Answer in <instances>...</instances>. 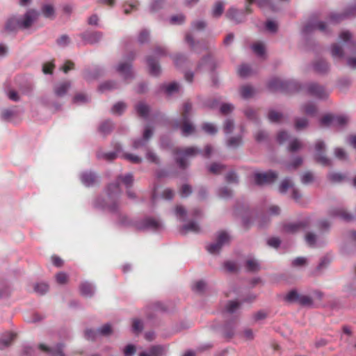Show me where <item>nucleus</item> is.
Segmentation results:
<instances>
[{
    "mask_svg": "<svg viewBox=\"0 0 356 356\" xmlns=\"http://www.w3.org/2000/svg\"><path fill=\"white\" fill-rule=\"evenodd\" d=\"M117 70L123 75L125 79H128L131 76V64L129 62L120 63L118 66Z\"/></svg>",
    "mask_w": 356,
    "mask_h": 356,
    "instance_id": "21",
    "label": "nucleus"
},
{
    "mask_svg": "<svg viewBox=\"0 0 356 356\" xmlns=\"http://www.w3.org/2000/svg\"><path fill=\"white\" fill-rule=\"evenodd\" d=\"M205 65L207 70L213 71L215 68L213 65V60L211 56H209L204 58L201 63L198 65V68H200L202 65Z\"/></svg>",
    "mask_w": 356,
    "mask_h": 356,
    "instance_id": "32",
    "label": "nucleus"
},
{
    "mask_svg": "<svg viewBox=\"0 0 356 356\" xmlns=\"http://www.w3.org/2000/svg\"><path fill=\"white\" fill-rule=\"evenodd\" d=\"M245 266L248 271L256 272L259 270V264L254 259L247 260Z\"/></svg>",
    "mask_w": 356,
    "mask_h": 356,
    "instance_id": "36",
    "label": "nucleus"
},
{
    "mask_svg": "<svg viewBox=\"0 0 356 356\" xmlns=\"http://www.w3.org/2000/svg\"><path fill=\"white\" fill-rule=\"evenodd\" d=\"M314 70L319 73L326 72L329 70L327 63L322 59L316 60L314 64Z\"/></svg>",
    "mask_w": 356,
    "mask_h": 356,
    "instance_id": "23",
    "label": "nucleus"
},
{
    "mask_svg": "<svg viewBox=\"0 0 356 356\" xmlns=\"http://www.w3.org/2000/svg\"><path fill=\"white\" fill-rule=\"evenodd\" d=\"M289 83L279 79H274L269 82L268 87L272 90L285 91L288 88Z\"/></svg>",
    "mask_w": 356,
    "mask_h": 356,
    "instance_id": "16",
    "label": "nucleus"
},
{
    "mask_svg": "<svg viewBox=\"0 0 356 356\" xmlns=\"http://www.w3.org/2000/svg\"><path fill=\"white\" fill-rule=\"evenodd\" d=\"M120 180L122 181L127 188H130L133 184V175L127 174L124 177H119L116 183L108 186L106 200L103 207L113 213L118 211L119 209V198L121 194L119 187Z\"/></svg>",
    "mask_w": 356,
    "mask_h": 356,
    "instance_id": "1",
    "label": "nucleus"
},
{
    "mask_svg": "<svg viewBox=\"0 0 356 356\" xmlns=\"http://www.w3.org/2000/svg\"><path fill=\"white\" fill-rule=\"evenodd\" d=\"M301 147H302L301 142L299 140L296 138L290 143L289 146V149L291 152H295V151L299 149Z\"/></svg>",
    "mask_w": 356,
    "mask_h": 356,
    "instance_id": "56",
    "label": "nucleus"
},
{
    "mask_svg": "<svg viewBox=\"0 0 356 356\" xmlns=\"http://www.w3.org/2000/svg\"><path fill=\"white\" fill-rule=\"evenodd\" d=\"M14 333H7L0 339V349H3L10 345L15 337Z\"/></svg>",
    "mask_w": 356,
    "mask_h": 356,
    "instance_id": "22",
    "label": "nucleus"
},
{
    "mask_svg": "<svg viewBox=\"0 0 356 356\" xmlns=\"http://www.w3.org/2000/svg\"><path fill=\"white\" fill-rule=\"evenodd\" d=\"M205 287H206V284L204 282L198 281L194 284V286L193 287V290L197 293H202L204 291Z\"/></svg>",
    "mask_w": 356,
    "mask_h": 356,
    "instance_id": "64",
    "label": "nucleus"
},
{
    "mask_svg": "<svg viewBox=\"0 0 356 356\" xmlns=\"http://www.w3.org/2000/svg\"><path fill=\"white\" fill-rule=\"evenodd\" d=\"M234 127V122L232 120H226L223 126L224 132L227 134H230L233 131Z\"/></svg>",
    "mask_w": 356,
    "mask_h": 356,
    "instance_id": "51",
    "label": "nucleus"
},
{
    "mask_svg": "<svg viewBox=\"0 0 356 356\" xmlns=\"http://www.w3.org/2000/svg\"><path fill=\"white\" fill-rule=\"evenodd\" d=\"M39 13L33 9H29L24 14L22 19L11 17L8 19L5 24V31L11 33L17 31L18 29H27L30 28L33 23L38 19Z\"/></svg>",
    "mask_w": 356,
    "mask_h": 356,
    "instance_id": "2",
    "label": "nucleus"
},
{
    "mask_svg": "<svg viewBox=\"0 0 356 356\" xmlns=\"http://www.w3.org/2000/svg\"><path fill=\"white\" fill-rule=\"evenodd\" d=\"M252 49L258 56H263L265 53L264 45L261 42L255 43L252 45Z\"/></svg>",
    "mask_w": 356,
    "mask_h": 356,
    "instance_id": "45",
    "label": "nucleus"
},
{
    "mask_svg": "<svg viewBox=\"0 0 356 356\" xmlns=\"http://www.w3.org/2000/svg\"><path fill=\"white\" fill-rule=\"evenodd\" d=\"M268 120L272 122H277L282 118V115L275 111H270L268 115Z\"/></svg>",
    "mask_w": 356,
    "mask_h": 356,
    "instance_id": "41",
    "label": "nucleus"
},
{
    "mask_svg": "<svg viewBox=\"0 0 356 356\" xmlns=\"http://www.w3.org/2000/svg\"><path fill=\"white\" fill-rule=\"evenodd\" d=\"M307 124L308 121L306 118H297L295 122V127L297 130L305 128Z\"/></svg>",
    "mask_w": 356,
    "mask_h": 356,
    "instance_id": "47",
    "label": "nucleus"
},
{
    "mask_svg": "<svg viewBox=\"0 0 356 356\" xmlns=\"http://www.w3.org/2000/svg\"><path fill=\"white\" fill-rule=\"evenodd\" d=\"M224 168H225L224 165L219 164V163H214L211 165V166L209 168V171L213 174H219L224 169Z\"/></svg>",
    "mask_w": 356,
    "mask_h": 356,
    "instance_id": "58",
    "label": "nucleus"
},
{
    "mask_svg": "<svg viewBox=\"0 0 356 356\" xmlns=\"http://www.w3.org/2000/svg\"><path fill=\"white\" fill-rule=\"evenodd\" d=\"M224 11V5L222 2H216L213 7L211 15L213 17L218 18L222 15Z\"/></svg>",
    "mask_w": 356,
    "mask_h": 356,
    "instance_id": "25",
    "label": "nucleus"
},
{
    "mask_svg": "<svg viewBox=\"0 0 356 356\" xmlns=\"http://www.w3.org/2000/svg\"><path fill=\"white\" fill-rule=\"evenodd\" d=\"M242 143V140L240 136L232 137L227 141V145L229 147L236 148Z\"/></svg>",
    "mask_w": 356,
    "mask_h": 356,
    "instance_id": "33",
    "label": "nucleus"
},
{
    "mask_svg": "<svg viewBox=\"0 0 356 356\" xmlns=\"http://www.w3.org/2000/svg\"><path fill=\"white\" fill-rule=\"evenodd\" d=\"M165 349L162 346H153L149 348L151 356H161L164 354Z\"/></svg>",
    "mask_w": 356,
    "mask_h": 356,
    "instance_id": "34",
    "label": "nucleus"
},
{
    "mask_svg": "<svg viewBox=\"0 0 356 356\" xmlns=\"http://www.w3.org/2000/svg\"><path fill=\"white\" fill-rule=\"evenodd\" d=\"M326 24L323 22H318L314 24H307L304 28V31L305 33H309L314 29H318L321 31H324L325 30Z\"/></svg>",
    "mask_w": 356,
    "mask_h": 356,
    "instance_id": "24",
    "label": "nucleus"
},
{
    "mask_svg": "<svg viewBox=\"0 0 356 356\" xmlns=\"http://www.w3.org/2000/svg\"><path fill=\"white\" fill-rule=\"evenodd\" d=\"M126 106L122 102L116 103L112 108V113L115 114H121L125 109Z\"/></svg>",
    "mask_w": 356,
    "mask_h": 356,
    "instance_id": "48",
    "label": "nucleus"
},
{
    "mask_svg": "<svg viewBox=\"0 0 356 356\" xmlns=\"http://www.w3.org/2000/svg\"><path fill=\"white\" fill-rule=\"evenodd\" d=\"M298 302L302 306H310L312 305L313 300L308 296L300 295Z\"/></svg>",
    "mask_w": 356,
    "mask_h": 356,
    "instance_id": "42",
    "label": "nucleus"
},
{
    "mask_svg": "<svg viewBox=\"0 0 356 356\" xmlns=\"http://www.w3.org/2000/svg\"><path fill=\"white\" fill-rule=\"evenodd\" d=\"M192 109V105L190 102H186L184 104L183 110L181 111V122L177 127L181 130L182 134L187 136L195 130L194 126L189 121V115Z\"/></svg>",
    "mask_w": 356,
    "mask_h": 356,
    "instance_id": "3",
    "label": "nucleus"
},
{
    "mask_svg": "<svg viewBox=\"0 0 356 356\" xmlns=\"http://www.w3.org/2000/svg\"><path fill=\"white\" fill-rule=\"evenodd\" d=\"M179 85L177 83L173 82L165 86V91L168 95H171L172 92L177 91Z\"/></svg>",
    "mask_w": 356,
    "mask_h": 356,
    "instance_id": "53",
    "label": "nucleus"
},
{
    "mask_svg": "<svg viewBox=\"0 0 356 356\" xmlns=\"http://www.w3.org/2000/svg\"><path fill=\"white\" fill-rule=\"evenodd\" d=\"M251 69L249 65L243 64L238 69V74L240 76L245 77L250 74Z\"/></svg>",
    "mask_w": 356,
    "mask_h": 356,
    "instance_id": "43",
    "label": "nucleus"
},
{
    "mask_svg": "<svg viewBox=\"0 0 356 356\" xmlns=\"http://www.w3.org/2000/svg\"><path fill=\"white\" fill-rule=\"evenodd\" d=\"M305 241L309 246H314L316 241V236L313 233H307L305 236Z\"/></svg>",
    "mask_w": 356,
    "mask_h": 356,
    "instance_id": "61",
    "label": "nucleus"
},
{
    "mask_svg": "<svg viewBox=\"0 0 356 356\" xmlns=\"http://www.w3.org/2000/svg\"><path fill=\"white\" fill-rule=\"evenodd\" d=\"M329 179L334 183L341 182L345 179V176L341 173L332 172L328 175Z\"/></svg>",
    "mask_w": 356,
    "mask_h": 356,
    "instance_id": "44",
    "label": "nucleus"
},
{
    "mask_svg": "<svg viewBox=\"0 0 356 356\" xmlns=\"http://www.w3.org/2000/svg\"><path fill=\"white\" fill-rule=\"evenodd\" d=\"M300 294L295 290H292L287 293L285 297L286 301L289 302H298Z\"/></svg>",
    "mask_w": 356,
    "mask_h": 356,
    "instance_id": "38",
    "label": "nucleus"
},
{
    "mask_svg": "<svg viewBox=\"0 0 356 356\" xmlns=\"http://www.w3.org/2000/svg\"><path fill=\"white\" fill-rule=\"evenodd\" d=\"M63 346L61 343L57 344L55 347L49 348L44 344H40L39 348L44 352L49 353L51 356H65L63 353Z\"/></svg>",
    "mask_w": 356,
    "mask_h": 356,
    "instance_id": "10",
    "label": "nucleus"
},
{
    "mask_svg": "<svg viewBox=\"0 0 356 356\" xmlns=\"http://www.w3.org/2000/svg\"><path fill=\"white\" fill-rule=\"evenodd\" d=\"M82 183L86 186H93L98 181V178L92 172H84L81 175Z\"/></svg>",
    "mask_w": 356,
    "mask_h": 356,
    "instance_id": "11",
    "label": "nucleus"
},
{
    "mask_svg": "<svg viewBox=\"0 0 356 356\" xmlns=\"http://www.w3.org/2000/svg\"><path fill=\"white\" fill-rule=\"evenodd\" d=\"M192 192L191 188L188 184H184L181 186L179 193L182 197H188Z\"/></svg>",
    "mask_w": 356,
    "mask_h": 356,
    "instance_id": "62",
    "label": "nucleus"
},
{
    "mask_svg": "<svg viewBox=\"0 0 356 356\" xmlns=\"http://www.w3.org/2000/svg\"><path fill=\"white\" fill-rule=\"evenodd\" d=\"M143 227L156 231L160 229L162 227V225L158 220L148 218L144 220Z\"/></svg>",
    "mask_w": 356,
    "mask_h": 356,
    "instance_id": "20",
    "label": "nucleus"
},
{
    "mask_svg": "<svg viewBox=\"0 0 356 356\" xmlns=\"http://www.w3.org/2000/svg\"><path fill=\"white\" fill-rule=\"evenodd\" d=\"M238 15H239L238 11L234 8H229L226 13V17L229 19L233 20V21L236 22V23H238L241 22V20L238 19Z\"/></svg>",
    "mask_w": 356,
    "mask_h": 356,
    "instance_id": "31",
    "label": "nucleus"
},
{
    "mask_svg": "<svg viewBox=\"0 0 356 356\" xmlns=\"http://www.w3.org/2000/svg\"><path fill=\"white\" fill-rule=\"evenodd\" d=\"M86 43L95 44L102 38V33L99 31L86 32L80 35Z\"/></svg>",
    "mask_w": 356,
    "mask_h": 356,
    "instance_id": "9",
    "label": "nucleus"
},
{
    "mask_svg": "<svg viewBox=\"0 0 356 356\" xmlns=\"http://www.w3.org/2000/svg\"><path fill=\"white\" fill-rule=\"evenodd\" d=\"M49 289V286L45 283H38L34 286L35 292L40 295L44 294Z\"/></svg>",
    "mask_w": 356,
    "mask_h": 356,
    "instance_id": "37",
    "label": "nucleus"
},
{
    "mask_svg": "<svg viewBox=\"0 0 356 356\" xmlns=\"http://www.w3.org/2000/svg\"><path fill=\"white\" fill-rule=\"evenodd\" d=\"M80 291L83 296H90L93 293V289L90 284L83 282L80 285Z\"/></svg>",
    "mask_w": 356,
    "mask_h": 356,
    "instance_id": "29",
    "label": "nucleus"
},
{
    "mask_svg": "<svg viewBox=\"0 0 356 356\" xmlns=\"http://www.w3.org/2000/svg\"><path fill=\"white\" fill-rule=\"evenodd\" d=\"M307 222H296V223H288L284 225V230L287 233H296L300 229L305 228L307 226Z\"/></svg>",
    "mask_w": 356,
    "mask_h": 356,
    "instance_id": "18",
    "label": "nucleus"
},
{
    "mask_svg": "<svg viewBox=\"0 0 356 356\" xmlns=\"http://www.w3.org/2000/svg\"><path fill=\"white\" fill-rule=\"evenodd\" d=\"M56 280L58 284H64L67 282L68 277L66 273L60 272L56 275Z\"/></svg>",
    "mask_w": 356,
    "mask_h": 356,
    "instance_id": "60",
    "label": "nucleus"
},
{
    "mask_svg": "<svg viewBox=\"0 0 356 356\" xmlns=\"http://www.w3.org/2000/svg\"><path fill=\"white\" fill-rule=\"evenodd\" d=\"M114 149L115 152H98L97 156L99 158H102L108 161H113L117 157L118 153L120 152L122 150L121 146L119 143H115L114 145Z\"/></svg>",
    "mask_w": 356,
    "mask_h": 356,
    "instance_id": "14",
    "label": "nucleus"
},
{
    "mask_svg": "<svg viewBox=\"0 0 356 356\" xmlns=\"http://www.w3.org/2000/svg\"><path fill=\"white\" fill-rule=\"evenodd\" d=\"M203 130L209 134H214L217 132V129L211 123H205L202 125Z\"/></svg>",
    "mask_w": 356,
    "mask_h": 356,
    "instance_id": "52",
    "label": "nucleus"
},
{
    "mask_svg": "<svg viewBox=\"0 0 356 356\" xmlns=\"http://www.w3.org/2000/svg\"><path fill=\"white\" fill-rule=\"evenodd\" d=\"M302 111L309 115H314L316 112V107L312 103H309L302 107Z\"/></svg>",
    "mask_w": 356,
    "mask_h": 356,
    "instance_id": "35",
    "label": "nucleus"
},
{
    "mask_svg": "<svg viewBox=\"0 0 356 356\" xmlns=\"http://www.w3.org/2000/svg\"><path fill=\"white\" fill-rule=\"evenodd\" d=\"M277 173L274 171H268L264 173L257 172L254 174V181L257 185L271 184L277 179Z\"/></svg>",
    "mask_w": 356,
    "mask_h": 356,
    "instance_id": "6",
    "label": "nucleus"
},
{
    "mask_svg": "<svg viewBox=\"0 0 356 356\" xmlns=\"http://www.w3.org/2000/svg\"><path fill=\"white\" fill-rule=\"evenodd\" d=\"M136 109L138 115L143 118L147 116L149 111V106L143 102L138 104L136 106Z\"/></svg>",
    "mask_w": 356,
    "mask_h": 356,
    "instance_id": "28",
    "label": "nucleus"
},
{
    "mask_svg": "<svg viewBox=\"0 0 356 356\" xmlns=\"http://www.w3.org/2000/svg\"><path fill=\"white\" fill-rule=\"evenodd\" d=\"M42 12L44 17H51L54 14V9L52 6L47 4L42 8Z\"/></svg>",
    "mask_w": 356,
    "mask_h": 356,
    "instance_id": "46",
    "label": "nucleus"
},
{
    "mask_svg": "<svg viewBox=\"0 0 356 356\" xmlns=\"http://www.w3.org/2000/svg\"><path fill=\"white\" fill-rule=\"evenodd\" d=\"M307 90L309 95L320 99L325 98L327 96V92L325 88L315 83H309L307 86Z\"/></svg>",
    "mask_w": 356,
    "mask_h": 356,
    "instance_id": "8",
    "label": "nucleus"
},
{
    "mask_svg": "<svg viewBox=\"0 0 356 356\" xmlns=\"http://www.w3.org/2000/svg\"><path fill=\"white\" fill-rule=\"evenodd\" d=\"M200 230V226L195 222H190L188 224H186L181 227L180 229V233L181 234H186L189 232L198 233Z\"/></svg>",
    "mask_w": 356,
    "mask_h": 356,
    "instance_id": "19",
    "label": "nucleus"
},
{
    "mask_svg": "<svg viewBox=\"0 0 356 356\" xmlns=\"http://www.w3.org/2000/svg\"><path fill=\"white\" fill-rule=\"evenodd\" d=\"M331 54L333 58H342L343 56L342 47L338 44H333L331 47Z\"/></svg>",
    "mask_w": 356,
    "mask_h": 356,
    "instance_id": "30",
    "label": "nucleus"
},
{
    "mask_svg": "<svg viewBox=\"0 0 356 356\" xmlns=\"http://www.w3.org/2000/svg\"><path fill=\"white\" fill-rule=\"evenodd\" d=\"M334 155L338 159L341 161H345L348 158L347 154L345 152V150L340 147H337L335 149Z\"/></svg>",
    "mask_w": 356,
    "mask_h": 356,
    "instance_id": "49",
    "label": "nucleus"
},
{
    "mask_svg": "<svg viewBox=\"0 0 356 356\" xmlns=\"http://www.w3.org/2000/svg\"><path fill=\"white\" fill-rule=\"evenodd\" d=\"M239 305L240 303L237 301H229L226 306V310L229 313H233L239 307Z\"/></svg>",
    "mask_w": 356,
    "mask_h": 356,
    "instance_id": "57",
    "label": "nucleus"
},
{
    "mask_svg": "<svg viewBox=\"0 0 356 356\" xmlns=\"http://www.w3.org/2000/svg\"><path fill=\"white\" fill-rule=\"evenodd\" d=\"M348 119L343 115L334 116V124L343 126L347 124Z\"/></svg>",
    "mask_w": 356,
    "mask_h": 356,
    "instance_id": "50",
    "label": "nucleus"
},
{
    "mask_svg": "<svg viewBox=\"0 0 356 356\" xmlns=\"http://www.w3.org/2000/svg\"><path fill=\"white\" fill-rule=\"evenodd\" d=\"M302 163V159L300 157H297L294 159V161L288 164L286 168L288 170H291V169H296L298 167H299Z\"/></svg>",
    "mask_w": 356,
    "mask_h": 356,
    "instance_id": "59",
    "label": "nucleus"
},
{
    "mask_svg": "<svg viewBox=\"0 0 356 356\" xmlns=\"http://www.w3.org/2000/svg\"><path fill=\"white\" fill-rule=\"evenodd\" d=\"M254 92V88L250 86H243L241 88V95L244 99L251 97Z\"/></svg>",
    "mask_w": 356,
    "mask_h": 356,
    "instance_id": "27",
    "label": "nucleus"
},
{
    "mask_svg": "<svg viewBox=\"0 0 356 356\" xmlns=\"http://www.w3.org/2000/svg\"><path fill=\"white\" fill-rule=\"evenodd\" d=\"M200 153V151L193 147L186 148H177L175 149V154L177 156L176 158L177 163L181 168H185L188 164L186 163V158L189 156H194Z\"/></svg>",
    "mask_w": 356,
    "mask_h": 356,
    "instance_id": "4",
    "label": "nucleus"
},
{
    "mask_svg": "<svg viewBox=\"0 0 356 356\" xmlns=\"http://www.w3.org/2000/svg\"><path fill=\"white\" fill-rule=\"evenodd\" d=\"M113 126L112 122L109 120H106V121L103 122L101 124V125L99 128V131L103 135H107L109 133H111V131L113 129Z\"/></svg>",
    "mask_w": 356,
    "mask_h": 356,
    "instance_id": "26",
    "label": "nucleus"
},
{
    "mask_svg": "<svg viewBox=\"0 0 356 356\" xmlns=\"http://www.w3.org/2000/svg\"><path fill=\"white\" fill-rule=\"evenodd\" d=\"M147 63L149 66V74L152 76H158L161 73V67L158 61L153 58L152 56L147 58Z\"/></svg>",
    "mask_w": 356,
    "mask_h": 356,
    "instance_id": "15",
    "label": "nucleus"
},
{
    "mask_svg": "<svg viewBox=\"0 0 356 356\" xmlns=\"http://www.w3.org/2000/svg\"><path fill=\"white\" fill-rule=\"evenodd\" d=\"M293 185L289 179H284L280 186V193H285L288 188L291 187Z\"/></svg>",
    "mask_w": 356,
    "mask_h": 356,
    "instance_id": "63",
    "label": "nucleus"
},
{
    "mask_svg": "<svg viewBox=\"0 0 356 356\" xmlns=\"http://www.w3.org/2000/svg\"><path fill=\"white\" fill-rule=\"evenodd\" d=\"M330 214L333 216H337L344 221H350L353 217L351 214L348 213L346 211L341 208L334 209L330 211Z\"/></svg>",
    "mask_w": 356,
    "mask_h": 356,
    "instance_id": "17",
    "label": "nucleus"
},
{
    "mask_svg": "<svg viewBox=\"0 0 356 356\" xmlns=\"http://www.w3.org/2000/svg\"><path fill=\"white\" fill-rule=\"evenodd\" d=\"M321 125L324 127L330 126L334 124V115H325L321 119Z\"/></svg>",
    "mask_w": 356,
    "mask_h": 356,
    "instance_id": "39",
    "label": "nucleus"
},
{
    "mask_svg": "<svg viewBox=\"0 0 356 356\" xmlns=\"http://www.w3.org/2000/svg\"><path fill=\"white\" fill-rule=\"evenodd\" d=\"M122 157L132 163H140L142 161L140 157L132 154L124 153L122 154Z\"/></svg>",
    "mask_w": 356,
    "mask_h": 356,
    "instance_id": "40",
    "label": "nucleus"
},
{
    "mask_svg": "<svg viewBox=\"0 0 356 356\" xmlns=\"http://www.w3.org/2000/svg\"><path fill=\"white\" fill-rule=\"evenodd\" d=\"M207 26V23L202 20H198L192 23V28L197 31L204 30Z\"/></svg>",
    "mask_w": 356,
    "mask_h": 356,
    "instance_id": "55",
    "label": "nucleus"
},
{
    "mask_svg": "<svg viewBox=\"0 0 356 356\" xmlns=\"http://www.w3.org/2000/svg\"><path fill=\"white\" fill-rule=\"evenodd\" d=\"M152 130L150 127H146L144 134H143V139H139L135 140L133 144V147L134 149H138L141 147H145L147 145V140L152 137Z\"/></svg>",
    "mask_w": 356,
    "mask_h": 356,
    "instance_id": "12",
    "label": "nucleus"
},
{
    "mask_svg": "<svg viewBox=\"0 0 356 356\" xmlns=\"http://www.w3.org/2000/svg\"><path fill=\"white\" fill-rule=\"evenodd\" d=\"M111 326L109 324H105L97 331V334H101L104 336H108L111 334Z\"/></svg>",
    "mask_w": 356,
    "mask_h": 356,
    "instance_id": "54",
    "label": "nucleus"
},
{
    "mask_svg": "<svg viewBox=\"0 0 356 356\" xmlns=\"http://www.w3.org/2000/svg\"><path fill=\"white\" fill-rule=\"evenodd\" d=\"M316 154L315 159L317 163H320L323 166H330L332 163L331 161L325 156L323 155V152L325 150V143L323 141L318 140L316 142L315 145Z\"/></svg>",
    "mask_w": 356,
    "mask_h": 356,
    "instance_id": "7",
    "label": "nucleus"
},
{
    "mask_svg": "<svg viewBox=\"0 0 356 356\" xmlns=\"http://www.w3.org/2000/svg\"><path fill=\"white\" fill-rule=\"evenodd\" d=\"M229 236L224 231L219 232L217 236L216 243H211L207 246V250L211 254H216L219 252L222 245L228 243L229 242Z\"/></svg>",
    "mask_w": 356,
    "mask_h": 356,
    "instance_id": "5",
    "label": "nucleus"
},
{
    "mask_svg": "<svg viewBox=\"0 0 356 356\" xmlns=\"http://www.w3.org/2000/svg\"><path fill=\"white\" fill-rule=\"evenodd\" d=\"M70 88V81H63L54 86V92L57 97H63L67 93Z\"/></svg>",
    "mask_w": 356,
    "mask_h": 356,
    "instance_id": "13",
    "label": "nucleus"
}]
</instances>
